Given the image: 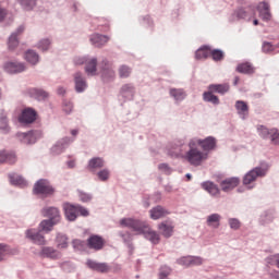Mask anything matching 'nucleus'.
<instances>
[{"mask_svg": "<svg viewBox=\"0 0 279 279\" xmlns=\"http://www.w3.org/2000/svg\"><path fill=\"white\" fill-rule=\"evenodd\" d=\"M221 221V215L211 214L207 217V226H211L213 228H219Z\"/></svg>", "mask_w": 279, "mask_h": 279, "instance_id": "a19ab883", "label": "nucleus"}, {"mask_svg": "<svg viewBox=\"0 0 279 279\" xmlns=\"http://www.w3.org/2000/svg\"><path fill=\"white\" fill-rule=\"evenodd\" d=\"M87 267L93 269V271H99L100 274H108L110 271V266L106 263H99L93 259L87 260Z\"/></svg>", "mask_w": 279, "mask_h": 279, "instance_id": "2eb2a0df", "label": "nucleus"}, {"mask_svg": "<svg viewBox=\"0 0 279 279\" xmlns=\"http://www.w3.org/2000/svg\"><path fill=\"white\" fill-rule=\"evenodd\" d=\"M204 263L202 257L190 256V267H197Z\"/></svg>", "mask_w": 279, "mask_h": 279, "instance_id": "5fc2aeb1", "label": "nucleus"}, {"mask_svg": "<svg viewBox=\"0 0 279 279\" xmlns=\"http://www.w3.org/2000/svg\"><path fill=\"white\" fill-rule=\"evenodd\" d=\"M9 253L10 251L8 250V245L0 244V263L5 260V256H8Z\"/></svg>", "mask_w": 279, "mask_h": 279, "instance_id": "bf43d9fd", "label": "nucleus"}, {"mask_svg": "<svg viewBox=\"0 0 279 279\" xmlns=\"http://www.w3.org/2000/svg\"><path fill=\"white\" fill-rule=\"evenodd\" d=\"M169 93L170 97H172L177 104L186 99V92L182 88H170Z\"/></svg>", "mask_w": 279, "mask_h": 279, "instance_id": "c756f323", "label": "nucleus"}, {"mask_svg": "<svg viewBox=\"0 0 279 279\" xmlns=\"http://www.w3.org/2000/svg\"><path fill=\"white\" fill-rule=\"evenodd\" d=\"M34 195H44V197H49L56 193V189L51 185L49 180L40 179L33 187Z\"/></svg>", "mask_w": 279, "mask_h": 279, "instance_id": "7ed1b4c3", "label": "nucleus"}, {"mask_svg": "<svg viewBox=\"0 0 279 279\" xmlns=\"http://www.w3.org/2000/svg\"><path fill=\"white\" fill-rule=\"evenodd\" d=\"M167 154L170 158H180L182 156V146L179 144H169Z\"/></svg>", "mask_w": 279, "mask_h": 279, "instance_id": "7c9ffc66", "label": "nucleus"}, {"mask_svg": "<svg viewBox=\"0 0 279 279\" xmlns=\"http://www.w3.org/2000/svg\"><path fill=\"white\" fill-rule=\"evenodd\" d=\"M158 228L165 239H170V236H173V225L170 221L159 223Z\"/></svg>", "mask_w": 279, "mask_h": 279, "instance_id": "393cba45", "label": "nucleus"}, {"mask_svg": "<svg viewBox=\"0 0 279 279\" xmlns=\"http://www.w3.org/2000/svg\"><path fill=\"white\" fill-rule=\"evenodd\" d=\"M40 256H44L45 258L57 259V258H60L62 254L58 250L51 246H44L41 248Z\"/></svg>", "mask_w": 279, "mask_h": 279, "instance_id": "b1692460", "label": "nucleus"}, {"mask_svg": "<svg viewBox=\"0 0 279 279\" xmlns=\"http://www.w3.org/2000/svg\"><path fill=\"white\" fill-rule=\"evenodd\" d=\"M150 219L157 220L162 219V217H167L169 215V210H167L165 207L157 205L156 207L151 208L149 210Z\"/></svg>", "mask_w": 279, "mask_h": 279, "instance_id": "4be33fe9", "label": "nucleus"}, {"mask_svg": "<svg viewBox=\"0 0 279 279\" xmlns=\"http://www.w3.org/2000/svg\"><path fill=\"white\" fill-rule=\"evenodd\" d=\"M89 40L94 47L99 48L104 47V45L110 40V37L101 34H94L90 36Z\"/></svg>", "mask_w": 279, "mask_h": 279, "instance_id": "412c9836", "label": "nucleus"}, {"mask_svg": "<svg viewBox=\"0 0 279 279\" xmlns=\"http://www.w3.org/2000/svg\"><path fill=\"white\" fill-rule=\"evenodd\" d=\"M239 178L233 177L221 181L220 186L225 193H229V191H232L239 186Z\"/></svg>", "mask_w": 279, "mask_h": 279, "instance_id": "f3484780", "label": "nucleus"}, {"mask_svg": "<svg viewBox=\"0 0 279 279\" xmlns=\"http://www.w3.org/2000/svg\"><path fill=\"white\" fill-rule=\"evenodd\" d=\"M28 93L31 97H33V99H36L37 101H45V99L49 98V93L41 88H31Z\"/></svg>", "mask_w": 279, "mask_h": 279, "instance_id": "a878e982", "label": "nucleus"}, {"mask_svg": "<svg viewBox=\"0 0 279 279\" xmlns=\"http://www.w3.org/2000/svg\"><path fill=\"white\" fill-rule=\"evenodd\" d=\"M77 215H81L82 217H88V209L84 208L81 205H76Z\"/></svg>", "mask_w": 279, "mask_h": 279, "instance_id": "338daca9", "label": "nucleus"}, {"mask_svg": "<svg viewBox=\"0 0 279 279\" xmlns=\"http://www.w3.org/2000/svg\"><path fill=\"white\" fill-rule=\"evenodd\" d=\"M24 60H26L28 64L36 66V64L40 62V56L38 54V52H36V50L29 49L25 52Z\"/></svg>", "mask_w": 279, "mask_h": 279, "instance_id": "bb28decb", "label": "nucleus"}, {"mask_svg": "<svg viewBox=\"0 0 279 279\" xmlns=\"http://www.w3.org/2000/svg\"><path fill=\"white\" fill-rule=\"evenodd\" d=\"M213 93H215V92H213L210 89L208 92H205L203 94V99L207 104H213L214 106H219V104H220L219 97L215 96V94H213Z\"/></svg>", "mask_w": 279, "mask_h": 279, "instance_id": "f704fd0d", "label": "nucleus"}, {"mask_svg": "<svg viewBox=\"0 0 279 279\" xmlns=\"http://www.w3.org/2000/svg\"><path fill=\"white\" fill-rule=\"evenodd\" d=\"M10 178V182L11 184H13V186H27V181H25V179H23V177L13 173V174H9Z\"/></svg>", "mask_w": 279, "mask_h": 279, "instance_id": "e433bc0d", "label": "nucleus"}, {"mask_svg": "<svg viewBox=\"0 0 279 279\" xmlns=\"http://www.w3.org/2000/svg\"><path fill=\"white\" fill-rule=\"evenodd\" d=\"M100 71L101 77L102 80H105V82H112V80L117 77L114 68H112V63H110L108 59H102V61L100 62Z\"/></svg>", "mask_w": 279, "mask_h": 279, "instance_id": "423d86ee", "label": "nucleus"}, {"mask_svg": "<svg viewBox=\"0 0 279 279\" xmlns=\"http://www.w3.org/2000/svg\"><path fill=\"white\" fill-rule=\"evenodd\" d=\"M19 121L20 123H34L36 121V110L32 108L24 109Z\"/></svg>", "mask_w": 279, "mask_h": 279, "instance_id": "dca6fc26", "label": "nucleus"}, {"mask_svg": "<svg viewBox=\"0 0 279 279\" xmlns=\"http://www.w3.org/2000/svg\"><path fill=\"white\" fill-rule=\"evenodd\" d=\"M257 12H259V17L262 19V21H265L266 23H269V21H271V10L267 2H259L257 5Z\"/></svg>", "mask_w": 279, "mask_h": 279, "instance_id": "f8f14e48", "label": "nucleus"}, {"mask_svg": "<svg viewBox=\"0 0 279 279\" xmlns=\"http://www.w3.org/2000/svg\"><path fill=\"white\" fill-rule=\"evenodd\" d=\"M85 73L92 77L97 75V58L87 57V61L85 63Z\"/></svg>", "mask_w": 279, "mask_h": 279, "instance_id": "aec40b11", "label": "nucleus"}, {"mask_svg": "<svg viewBox=\"0 0 279 279\" xmlns=\"http://www.w3.org/2000/svg\"><path fill=\"white\" fill-rule=\"evenodd\" d=\"M257 132L262 138L270 140L272 145H279V132L276 129H267L260 125L257 128Z\"/></svg>", "mask_w": 279, "mask_h": 279, "instance_id": "0eeeda50", "label": "nucleus"}, {"mask_svg": "<svg viewBox=\"0 0 279 279\" xmlns=\"http://www.w3.org/2000/svg\"><path fill=\"white\" fill-rule=\"evenodd\" d=\"M53 226H58V222H56V220L46 219L40 222L39 229L43 232H51V230H53Z\"/></svg>", "mask_w": 279, "mask_h": 279, "instance_id": "4c0bfd02", "label": "nucleus"}, {"mask_svg": "<svg viewBox=\"0 0 279 279\" xmlns=\"http://www.w3.org/2000/svg\"><path fill=\"white\" fill-rule=\"evenodd\" d=\"M63 210L69 221H75L77 219V205L65 203L63 204Z\"/></svg>", "mask_w": 279, "mask_h": 279, "instance_id": "a211bd4d", "label": "nucleus"}, {"mask_svg": "<svg viewBox=\"0 0 279 279\" xmlns=\"http://www.w3.org/2000/svg\"><path fill=\"white\" fill-rule=\"evenodd\" d=\"M70 143H73V140H71L70 137H64L60 140L54 146H52L51 153L54 156L62 154V151H64V149L69 147Z\"/></svg>", "mask_w": 279, "mask_h": 279, "instance_id": "4468645a", "label": "nucleus"}, {"mask_svg": "<svg viewBox=\"0 0 279 279\" xmlns=\"http://www.w3.org/2000/svg\"><path fill=\"white\" fill-rule=\"evenodd\" d=\"M63 110L65 114H71V112H73V102L65 101L63 104Z\"/></svg>", "mask_w": 279, "mask_h": 279, "instance_id": "69168bd1", "label": "nucleus"}, {"mask_svg": "<svg viewBox=\"0 0 279 279\" xmlns=\"http://www.w3.org/2000/svg\"><path fill=\"white\" fill-rule=\"evenodd\" d=\"M17 3H20L21 8H23V10L26 12H29L36 8V0H17Z\"/></svg>", "mask_w": 279, "mask_h": 279, "instance_id": "37998d69", "label": "nucleus"}, {"mask_svg": "<svg viewBox=\"0 0 279 279\" xmlns=\"http://www.w3.org/2000/svg\"><path fill=\"white\" fill-rule=\"evenodd\" d=\"M68 241H69V238H66L65 234H62V233L57 234V245L61 250H66V247H69Z\"/></svg>", "mask_w": 279, "mask_h": 279, "instance_id": "a18cd8bd", "label": "nucleus"}, {"mask_svg": "<svg viewBox=\"0 0 279 279\" xmlns=\"http://www.w3.org/2000/svg\"><path fill=\"white\" fill-rule=\"evenodd\" d=\"M118 73L121 80H125L132 74V69L128 65H120Z\"/></svg>", "mask_w": 279, "mask_h": 279, "instance_id": "09e8293b", "label": "nucleus"}, {"mask_svg": "<svg viewBox=\"0 0 279 279\" xmlns=\"http://www.w3.org/2000/svg\"><path fill=\"white\" fill-rule=\"evenodd\" d=\"M208 56H210V49H208V47L199 48L195 52L196 60H206V58H208Z\"/></svg>", "mask_w": 279, "mask_h": 279, "instance_id": "49530a36", "label": "nucleus"}, {"mask_svg": "<svg viewBox=\"0 0 279 279\" xmlns=\"http://www.w3.org/2000/svg\"><path fill=\"white\" fill-rule=\"evenodd\" d=\"M99 180H101V182H106V180H108V178H110V171H108V169H104V170H100L98 173H97Z\"/></svg>", "mask_w": 279, "mask_h": 279, "instance_id": "680f3d73", "label": "nucleus"}, {"mask_svg": "<svg viewBox=\"0 0 279 279\" xmlns=\"http://www.w3.org/2000/svg\"><path fill=\"white\" fill-rule=\"evenodd\" d=\"M72 245L76 252H82L84 250V247H86V242H84L82 240H73Z\"/></svg>", "mask_w": 279, "mask_h": 279, "instance_id": "864d4df0", "label": "nucleus"}, {"mask_svg": "<svg viewBox=\"0 0 279 279\" xmlns=\"http://www.w3.org/2000/svg\"><path fill=\"white\" fill-rule=\"evenodd\" d=\"M195 140L190 142V151L186 153L185 159L190 165H193V167H199V165L208 158V154L198 150L197 147H195Z\"/></svg>", "mask_w": 279, "mask_h": 279, "instance_id": "f257e3e1", "label": "nucleus"}, {"mask_svg": "<svg viewBox=\"0 0 279 279\" xmlns=\"http://www.w3.org/2000/svg\"><path fill=\"white\" fill-rule=\"evenodd\" d=\"M120 95L124 99H134V85H132V83L122 85L120 88Z\"/></svg>", "mask_w": 279, "mask_h": 279, "instance_id": "cd10ccee", "label": "nucleus"}, {"mask_svg": "<svg viewBox=\"0 0 279 279\" xmlns=\"http://www.w3.org/2000/svg\"><path fill=\"white\" fill-rule=\"evenodd\" d=\"M202 189L208 191L210 195H219V187L210 181L202 183Z\"/></svg>", "mask_w": 279, "mask_h": 279, "instance_id": "58836bf2", "label": "nucleus"}, {"mask_svg": "<svg viewBox=\"0 0 279 279\" xmlns=\"http://www.w3.org/2000/svg\"><path fill=\"white\" fill-rule=\"evenodd\" d=\"M266 262L268 265H276L279 268V254L268 256Z\"/></svg>", "mask_w": 279, "mask_h": 279, "instance_id": "6e6d98bb", "label": "nucleus"}, {"mask_svg": "<svg viewBox=\"0 0 279 279\" xmlns=\"http://www.w3.org/2000/svg\"><path fill=\"white\" fill-rule=\"evenodd\" d=\"M50 47H51V39L49 38L41 39L37 44V48H39L40 51H49Z\"/></svg>", "mask_w": 279, "mask_h": 279, "instance_id": "8fccbe9b", "label": "nucleus"}, {"mask_svg": "<svg viewBox=\"0 0 279 279\" xmlns=\"http://www.w3.org/2000/svg\"><path fill=\"white\" fill-rule=\"evenodd\" d=\"M119 236H121L123 243H125V245H128L129 250H134V246L132 245V233L119 232Z\"/></svg>", "mask_w": 279, "mask_h": 279, "instance_id": "de8ad7c7", "label": "nucleus"}, {"mask_svg": "<svg viewBox=\"0 0 279 279\" xmlns=\"http://www.w3.org/2000/svg\"><path fill=\"white\" fill-rule=\"evenodd\" d=\"M104 245H106V241L100 235H90L87 240V246L89 250H95L99 252V250H104Z\"/></svg>", "mask_w": 279, "mask_h": 279, "instance_id": "9d476101", "label": "nucleus"}, {"mask_svg": "<svg viewBox=\"0 0 279 279\" xmlns=\"http://www.w3.org/2000/svg\"><path fill=\"white\" fill-rule=\"evenodd\" d=\"M209 56L213 57V60H215V62H219V60H223V51L219 49H214L209 51Z\"/></svg>", "mask_w": 279, "mask_h": 279, "instance_id": "603ef678", "label": "nucleus"}, {"mask_svg": "<svg viewBox=\"0 0 279 279\" xmlns=\"http://www.w3.org/2000/svg\"><path fill=\"white\" fill-rule=\"evenodd\" d=\"M3 71L9 73V75H16L27 71V65L19 61H8L3 64Z\"/></svg>", "mask_w": 279, "mask_h": 279, "instance_id": "39448f33", "label": "nucleus"}, {"mask_svg": "<svg viewBox=\"0 0 279 279\" xmlns=\"http://www.w3.org/2000/svg\"><path fill=\"white\" fill-rule=\"evenodd\" d=\"M228 221L231 230H239L241 228V221L239 219L230 218Z\"/></svg>", "mask_w": 279, "mask_h": 279, "instance_id": "13d9d810", "label": "nucleus"}, {"mask_svg": "<svg viewBox=\"0 0 279 279\" xmlns=\"http://www.w3.org/2000/svg\"><path fill=\"white\" fill-rule=\"evenodd\" d=\"M4 110L0 112V132L2 134H10V124L8 123V117Z\"/></svg>", "mask_w": 279, "mask_h": 279, "instance_id": "72a5a7b5", "label": "nucleus"}, {"mask_svg": "<svg viewBox=\"0 0 279 279\" xmlns=\"http://www.w3.org/2000/svg\"><path fill=\"white\" fill-rule=\"evenodd\" d=\"M80 199H81V202H90L93 199V195H90L88 193L81 192Z\"/></svg>", "mask_w": 279, "mask_h": 279, "instance_id": "774afa93", "label": "nucleus"}, {"mask_svg": "<svg viewBox=\"0 0 279 279\" xmlns=\"http://www.w3.org/2000/svg\"><path fill=\"white\" fill-rule=\"evenodd\" d=\"M177 263L183 267H191V256L181 257L177 259Z\"/></svg>", "mask_w": 279, "mask_h": 279, "instance_id": "052dcab7", "label": "nucleus"}, {"mask_svg": "<svg viewBox=\"0 0 279 279\" xmlns=\"http://www.w3.org/2000/svg\"><path fill=\"white\" fill-rule=\"evenodd\" d=\"M208 90L211 93H218V95H226L230 90V85L228 84H211L208 86Z\"/></svg>", "mask_w": 279, "mask_h": 279, "instance_id": "473e14b6", "label": "nucleus"}, {"mask_svg": "<svg viewBox=\"0 0 279 279\" xmlns=\"http://www.w3.org/2000/svg\"><path fill=\"white\" fill-rule=\"evenodd\" d=\"M268 171H269V167L267 165H262L253 168L243 178L244 186H248V184H252V182H256L257 178H265Z\"/></svg>", "mask_w": 279, "mask_h": 279, "instance_id": "f03ea898", "label": "nucleus"}, {"mask_svg": "<svg viewBox=\"0 0 279 279\" xmlns=\"http://www.w3.org/2000/svg\"><path fill=\"white\" fill-rule=\"evenodd\" d=\"M141 234H144L145 239L150 241V243H153L154 245H158V243H160V235L156 231L150 230V228L147 227L146 223L144 232H142Z\"/></svg>", "mask_w": 279, "mask_h": 279, "instance_id": "6ab92c4d", "label": "nucleus"}, {"mask_svg": "<svg viewBox=\"0 0 279 279\" xmlns=\"http://www.w3.org/2000/svg\"><path fill=\"white\" fill-rule=\"evenodd\" d=\"M242 19H247V12L245 11V9L240 8L233 11L231 16L229 17V21H231V23H234V21H241Z\"/></svg>", "mask_w": 279, "mask_h": 279, "instance_id": "c9c22d12", "label": "nucleus"}, {"mask_svg": "<svg viewBox=\"0 0 279 279\" xmlns=\"http://www.w3.org/2000/svg\"><path fill=\"white\" fill-rule=\"evenodd\" d=\"M238 73H245L246 75H252L254 73V66L251 63H242L236 68Z\"/></svg>", "mask_w": 279, "mask_h": 279, "instance_id": "79ce46f5", "label": "nucleus"}, {"mask_svg": "<svg viewBox=\"0 0 279 279\" xmlns=\"http://www.w3.org/2000/svg\"><path fill=\"white\" fill-rule=\"evenodd\" d=\"M120 226L121 228H129L130 230H133V232H137V234L145 232V222L138 219L122 218L120 220Z\"/></svg>", "mask_w": 279, "mask_h": 279, "instance_id": "20e7f679", "label": "nucleus"}, {"mask_svg": "<svg viewBox=\"0 0 279 279\" xmlns=\"http://www.w3.org/2000/svg\"><path fill=\"white\" fill-rule=\"evenodd\" d=\"M159 171H161L162 173H166V175H171V167H169V165L167 163H160L158 166Z\"/></svg>", "mask_w": 279, "mask_h": 279, "instance_id": "e2e57ef3", "label": "nucleus"}, {"mask_svg": "<svg viewBox=\"0 0 279 279\" xmlns=\"http://www.w3.org/2000/svg\"><path fill=\"white\" fill-rule=\"evenodd\" d=\"M26 239H29V241L37 245H45V236H43L36 229L26 230Z\"/></svg>", "mask_w": 279, "mask_h": 279, "instance_id": "ddd939ff", "label": "nucleus"}, {"mask_svg": "<svg viewBox=\"0 0 279 279\" xmlns=\"http://www.w3.org/2000/svg\"><path fill=\"white\" fill-rule=\"evenodd\" d=\"M43 136L40 131H28L27 133H17L16 137L21 141L24 145H34L38 138Z\"/></svg>", "mask_w": 279, "mask_h": 279, "instance_id": "6e6552de", "label": "nucleus"}, {"mask_svg": "<svg viewBox=\"0 0 279 279\" xmlns=\"http://www.w3.org/2000/svg\"><path fill=\"white\" fill-rule=\"evenodd\" d=\"M276 47H278V46H274V45H271V43L264 41L263 46H262V51H263V53H271V52L276 51Z\"/></svg>", "mask_w": 279, "mask_h": 279, "instance_id": "3c124183", "label": "nucleus"}, {"mask_svg": "<svg viewBox=\"0 0 279 279\" xmlns=\"http://www.w3.org/2000/svg\"><path fill=\"white\" fill-rule=\"evenodd\" d=\"M235 110H238V114L241 117V119H245L250 112V107H247V102L238 100L235 102Z\"/></svg>", "mask_w": 279, "mask_h": 279, "instance_id": "2f4dec72", "label": "nucleus"}, {"mask_svg": "<svg viewBox=\"0 0 279 279\" xmlns=\"http://www.w3.org/2000/svg\"><path fill=\"white\" fill-rule=\"evenodd\" d=\"M169 274H171V268L163 266L160 268L159 271V279H167L169 278Z\"/></svg>", "mask_w": 279, "mask_h": 279, "instance_id": "4d7b16f0", "label": "nucleus"}, {"mask_svg": "<svg viewBox=\"0 0 279 279\" xmlns=\"http://www.w3.org/2000/svg\"><path fill=\"white\" fill-rule=\"evenodd\" d=\"M87 60H88V56H85V57H75V58H74V64H76V65L86 64Z\"/></svg>", "mask_w": 279, "mask_h": 279, "instance_id": "0e129e2a", "label": "nucleus"}, {"mask_svg": "<svg viewBox=\"0 0 279 279\" xmlns=\"http://www.w3.org/2000/svg\"><path fill=\"white\" fill-rule=\"evenodd\" d=\"M197 143L202 147V149H204V151H210L217 146V140H215V137L213 136H209L205 140H198Z\"/></svg>", "mask_w": 279, "mask_h": 279, "instance_id": "5701e85b", "label": "nucleus"}, {"mask_svg": "<svg viewBox=\"0 0 279 279\" xmlns=\"http://www.w3.org/2000/svg\"><path fill=\"white\" fill-rule=\"evenodd\" d=\"M74 88L77 93H84L88 88V83L82 72L74 73Z\"/></svg>", "mask_w": 279, "mask_h": 279, "instance_id": "1a4fd4ad", "label": "nucleus"}, {"mask_svg": "<svg viewBox=\"0 0 279 279\" xmlns=\"http://www.w3.org/2000/svg\"><path fill=\"white\" fill-rule=\"evenodd\" d=\"M105 161L99 158V157H95V158H92L88 162V169L90 171H95V169H101L104 167Z\"/></svg>", "mask_w": 279, "mask_h": 279, "instance_id": "ea45409f", "label": "nucleus"}, {"mask_svg": "<svg viewBox=\"0 0 279 279\" xmlns=\"http://www.w3.org/2000/svg\"><path fill=\"white\" fill-rule=\"evenodd\" d=\"M7 162L8 165H14L16 162V155L5 150H0V165Z\"/></svg>", "mask_w": 279, "mask_h": 279, "instance_id": "c85d7f7f", "label": "nucleus"}, {"mask_svg": "<svg viewBox=\"0 0 279 279\" xmlns=\"http://www.w3.org/2000/svg\"><path fill=\"white\" fill-rule=\"evenodd\" d=\"M19 47V37L16 33H12L8 39V49L9 51H14Z\"/></svg>", "mask_w": 279, "mask_h": 279, "instance_id": "c03bdc74", "label": "nucleus"}, {"mask_svg": "<svg viewBox=\"0 0 279 279\" xmlns=\"http://www.w3.org/2000/svg\"><path fill=\"white\" fill-rule=\"evenodd\" d=\"M43 217H48V219H51L54 221V223H59L61 216H60V209L57 207H44L41 209Z\"/></svg>", "mask_w": 279, "mask_h": 279, "instance_id": "9b49d317", "label": "nucleus"}]
</instances>
